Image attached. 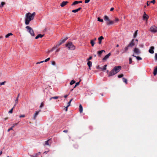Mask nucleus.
Wrapping results in <instances>:
<instances>
[{
    "instance_id": "13",
    "label": "nucleus",
    "mask_w": 157,
    "mask_h": 157,
    "mask_svg": "<svg viewBox=\"0 0 157 157\" xmlns=\"http://www.w3.org/2000/svg\"><path fill=\"white\" fill-rule=\"evenodd\" d=\"M104 20L106 22H109L110 20L109 18V17L107 16H105L104 17Z\"/></svg>"
},
{
    "instance_id": "60",
    "label": "nucleus",
    "mask_w": 157,
    "mask_h": 157,
    "mask_svg": "<svg viewBox=\"0 0 157 157\" xmlns=\"http://www.w3.org/2000/svg\"><path fill=\"white\" fill-rule=\"evenodd\" d=\"M79 84V82H77L76 83V85L77 86V85H78Z\"/></svg>"
},
{
    "instance_id": "29",
    "label": "nucleus",
    "mask_w": 157,
    "mask_h": 157,
    "mask_svg": "<svg viewBox=\"0 0 157 157\" xmlns=\"http://www.w3.org/2000/svg\"><path fill=\"white\" fill-rule=\"evenodd\" d=\"M105 52V51L103 50H102L99 51L98 52V55H100L102 53V52Z\"/></svg>"
},
{
    "instance_id": "12",
    "label": "nucleus",
    "mask_w": 157,
    "mask_h": 157,
    "mask_svg": "<svg viewBox=\"0 0 157 157\" xmlns=\"http://www.w3.org/2000/svg\"><path fill=\"white\" fill-rule=\"evenodd\" d=\"M104 39V37L103 36H101L98 38V43L99 44H100L101 43V40H102Z\"/></svg>"
},
{
    "instance_id": "36",
    "label": "nucleus",
    "mask_w": 157,
    "mask_h": 157,
    "mask_svg": "<svg viewBox=\"0 0 157 157\" xmlns=\"http://www.w3.org/2000/svg\"><path fill=\"white\" fill-rule=\"evenodd\" d=\"M106 67H107V65H105L104 66L103 68V70L105 71V70L106 69Z\"/></svg>"
},
{
    "instance_id": "28",
    "label": "nucleus",
    "mask_w": 157,
    "mask_h": 157,
    "mask_svg": "<svg viewBox=\"0 0 157 157\" xmlns=\"http://www.w3.org/2000/svg\"><path fill=\"white\" fill-rule=\"evenodd\" d=\"M122 79L124 82H125L126 84L127 83V81L126 78H122Z\"/></svg>"
},
{
    "instance_id": "40",
    "label": "nucleus",
    "mask_w": 157,
    "mask_h": 157,
    "mask_svg": "<svg viewBox=\"0 0 157 157\" xmlns=\"http://www.w3.org/2000/svg\"><path fill=\"white\" fill-rule=\"evenodd\" d=\"M132 59L131 58H129V63L131 64L132 63Z\"/></svg>"
},
{
    "instance_id": "16",
    "label": "nucleus",
    "mask_w": 157,
    "mask_h": 157,
    "mask_svg": "<svg viewBox=\"0 0 157 157\" xmlns=\"http://www.w3.org/2000/svg\"><path fill=\"white\" fill-rule=\"evenodd\" d=\"M82 8L81 7H79V8L77 9L73 10L72 11V12L73 13H76L80 10Z\"/></svg>"
},
{
    "instance_id": "38",
    "label": "nucleus",
    "mask_w": 157,
    "mask_h": 157,
    "mask_svg": "<svg viewBox=\"0 0 157 157\" xmlns=\"http://www.w3.org/2000/svg\"><path fill=\"white\" fill-rule=\"evenodd\" d=\"M44 104L43 102H42L41 103L40 105V108H41L42 107H43L44 106Z\"/></svg>"
},
{
    "instance_id": "4",
    "label": "nucleus",
    "mask_w": 157,
    "mask_h": 157,
    "mask_svg": "<svg viewBox=\"0 0 157 157\" xmlns=\"http://www.w3.org/2000/svg\"><path fill=\"white\" fill-rule=\"evenodd\" d=\"M25 28L27 29V31L30 33L32 36H35V34L32 28L28 26H26Z\"/></svg>"
},
{
    "instance_id": "8",
    "label": "nucleus",
    "mask_w": 157,
    "mask_h": 157,
    "mask_svg": "<svg viewBox=\"0 0 157 157\" xmlns=\"http://www.w3.org/2000/svg\"><path fill=\"white\" fill-rule=\"evenodd\" d=\"M111 55V54L110 52L108 54L106 55L103 59V60L104 61L106 60Z\"/></svg>"
},
{
    "instance_id": "52",
    "label": "nucleus",
    "mask_w": 157,
    "mask_h": 157,
    "mask_svg": "<svg viewBox=\"0 0 157 157\" xmlns=\"http://www.w3.org/2000/svg\"><path fill=\"white\" fill-rule=\"evenodd\" d=\"M92 59V57L90 56L89 57V58L87 59V60L89 61L91 59Z\"/></svg>"
},
{
    "instance_id": "10",
    "label": "nucleus",
    "mask_w": 157,
    "mask_h": 157,
    "mask_svg": "<svg viewBox=\"0 0 157 157\" xmlns=\"http://www.w3.org/2000/svg\"><path fill=\"white\" fill-rule=\"evenodd\" d=\"M67 1H63L60 3V6L62 7H63L66 5L68 3Z\"/></svg>"
},
{
    "instance_id": "53",
    "label": "nucleus",
    "mask_w": 157,
    "mask_h": 157,
    "mask_svg": "<svg viewBox=\"0 0 157 157\" xmlns=\"http://www.w3.org/2000/svg\"><path fill=\"white\" fill-rule=\"evenodd\" d=\"M70 104H71V103H70V102H69L68 103L67 107H69L70 105Z\"/></svg>"
},
{
    "instance_id": "51",
    "label": "nucleus",
    "mask_w": 157,
    "mask_h": 157,
    "mask_svg": "<svg viewBox=\"0 0 157 157\" xmlns=\"http://www.w3.org/2000/svg\"><path fill=\"white\" fill-rule=\"evenodd\" d=\"M25 117V115H21L20 116H19V117L21 118V117Z\"/></svg>"
},
{
    "instance_id": "18",
    "label": "nucleus",
    "mask_w": 157,
    "mask_h": 157,
    "mask_svg": "<svg viewBox=\"0 0 157 157\" xmlns=\"http://www.w3.org/2000/svg\"><path fill=\"white\" fill-rule=\"evenodd\" d=\"M129 47H128V45L127 47H125V48H124V49L123 50V51L122 53H123L126 52H127V51L128 50V49Z\"/></svg>"
},
{
    "instance_id": "56",
    "label": "nucleus",
    "mask_w": 157,
    "mask_h": 157,
    "mask_svg": "<svg viewBox=\"0 0 157 157\" xmlns=\"http://www.w3.org/2000/svg\"><path fill=\"white\" fill-rule=\"evenodd\" d=\"M116 52H117V54H119V50H117Z\"/></svg>"
},
{
    "instance_id": "39",
    "label": "nucleus",
    "mask_w": 157,
    "mask_h": 157,
    "mask_svg": "<svg viewBox=\"0 0 157 157\" xmlns=\"http://www.w3.org/2000/svg\"><path fill=\"white\" fill-rule=\"evenodd\" d=\"M123 75H123V74H121V75H118V78H121V77H123Z\"/></svg>"
},
{
    "instance_id": "49",
    "label": "nucleus",
    "mask_w": 157,
    "mask_h": 157,
    "mask_svg": "<svg viewBox=\"0 0 157 157\" xmlns=\"http://www.w3.org/2000/svg\"><path fill=\"white\" fill-rule=\"evenodd\" d=\"M155 2V0H153L152 1L150 2V3H153L154 4Z\"/></svg>"
},
{
    "instance_id": "7",
    "label": "nucleus",
    "mask_w": 157,
    "mask_h": 157,
    "mask_svg": "<svg viewBox=\"0 0 157 157\" xmlns=\"http://www.w3.org/2000/svg\"><path fill=\"white\" fill-rule=\"evenodd\" d=\"M135 40L132 39L131 42L128 44V47H132L135 45V44L134 43Z\"/></svg>"
},
{
    "instance_id": "63",
    "label": "nucleus",
    "mask_w": 157,
    "mask_h": 157,
    "mask_svg": "<svg viewBox=\"0 0 157 157\" xmlns=\"http://www.w3.org/2000/svg\"><path fill=\"white\" fill-rule=\"evenodd\" d=\"M78 4L79 3H81L82 2V1H78Z\"/></svg>"
},
{
    "instance_id": "62",
    "label": "nucleus",
    "mask_w": 157,
    "mask_h": 157,
    "mask_svg": "<svg viewBox=\"0 0 157 157\" xmlns=\"http://www.w3.org/2000/svg\"><path fill=\"white\" fill-rule=\"evenodd\" d=\"M59 49H57L56 50V52H59Z\"/></svg>"
},
{
    "instance_id": "43",
    "label": "nucleus",
    "mask_w": 157,
    "mask_h": 157,
    "mask_svg": "<svg viewBox=\"0 0 157 157\" xmlns=\"http://www.w3.org/2000/svg\"><path fill=\"white\" fill-rule=\"evenodd\" d=\"M67 39V38H65L64 39H63V40H62V42L63 43H64V42H65Z\"/></svg>"
},
{
    "instance_id": "57",
    "label": "nucleus",
    "mask_w": 157,
    "mask_h": 157,
    "mask_svg": "<svg viewBox=\"0 0 157 157\" xmlns=\"http://www.w3.org/2000/svg\"><path fill=\"white\" fill-rule=\"evenodd\" d=\"M114 9V8H113L112 7L110 9V11H112Z\"/></svg>"
},
{
    "instance_id": "11",
    "label": "nucleus",
    "mask_w": 157,
    "mask_h": 157,
    "mask_svg": "<svg viewBox=\"0 0 157 157\" xmlns=\"http://www.w3.org/2000/svg\"><path fill=\"white\" fill-rule=\"evenodd\" d=\"M40 111H41V110H40L39 111H36V113H35V114H34V115L33 116L34 119L35 120L36 119L37 116L39 112H40Z\"/></svg>"
},
{
    "instance_id": "37",
    "label": "nucleus",
    "mask_w": 157,
    "mask_h": 157,
    "mask_svg": "<svg viewBox=\"0 0 157 157\" xmlns=\"http://www.w3.org/2000/svg\"><path fill=\"white\" fill-rule=\"evenodd\" d=\"M155 61H157V53H156L155 54Z\"/></svg>"
},
{
    "instance_id": "21",
    "label": "nucleus",
    "mask_w": 157,
    "mask_h": 157,
    "mask_svg": "<svg viewBox=\"0 0 157 157\" xmlns=\"http://www.w3.org/2000/svg\"><path fill=\"white\" fill-rule=\"evenodd\" d=\"M13 34L12 33H9L5 36V37L6 38H8L10 36H12Z\"/></svg>"
},
{
    "instance_id": "41",
    "label": "nucleus",
    "mask_w": 157,
    "mask_h": 157,
    "mask_svg": "<svg viewBox=\"0 0 157 157\" xmlns=\"http://www.w3.org/2000/svg\"><path fill=\"white\" fill-rule=\"evenodd\" d=\"M50 59V58H47V59H45L44 60V62H47V61H48Z\"/></svg>"
},
{
    "instance_id": "59",
    "label": "nucleus",
    "mask_w": 157,
    "mask_h": 157,
    "mask_svg": "<svg viewBox=\"0 0 157 157\" xmlns=\"http://www.w3.org/2000/svg\"><path fill=\"white\" fill-rule=\"evenodd\" d=\"M68 96V95H66L64 96V97L65 98H66Z\"/></svg>"
},
{
    "instance_id": "5",
    "label": "nucleus",
    "mask_w": 157,
    "mask_h": 157,
    "mask_svg": "<svg viewBox=\"0 0 157 157\" xmlns=\"http://www.w3.org/2000/svg\"><path fill=\"white\" fill-rule=\"evenodd\" d=\"M150 31L152 33L157 32V27L155 25H153L150 28Z\"/></svg>"
},
{
    "instance_id": "3",
    "label": "nucleus",
    "mask_w": 157,
    "mask_h": 157,
    "mask_svg": "<svg viewBox=\"0 0 157 157\" xmlns=\"http://www.w3.org/2000/svg\"><path fill=\"white\" fill-rule=\"evenodd\" d=\"M66 46L67 47L68 49L69 50H73L75 49V47L73 44L72 42H69L66 44Z\"/></svg>"
},
{
    "instance_id": "55",
    "label": "nucleus",
    "mask_w": 157,
    "mask_h": 157,
    "mask_svg": "<svg viewBox=\"0 0 157 157\" xmlns=\"http://www.w3.org/2000/svg\"><path fill=\"white\" fill-rule=\"evenodd\" d=\"M63 132H64L67 133L68 132V130H64L63 131Z\"/></svg>"
},
{
    "instance_id": "42",
    "label": "nucleus",
    "mask_w": 157,
    "mask_h": 157,
    "mask_svg": "<svg viewBox=\"0 0 157 157\" xmlns=\"http://www.w3.org/2000/svg\"><path fill=\"white\" fill-rule=\"evenodd\" d=\"M51 63H52V64L53 66H55L56 64V63H55V62L54 61H52L51 62Z\"/></svg>"
},
{
    "instance_id": "35",
    "label": "nucleus",
    "mask_w": 157,
    "mask_h": 157,
    "mask_svg": "<svg viewBox=\"0 0 157 157\" xmlns=\"http://www.w3.org/2000/svg\"><path fill=\"white\" fill-rule=\"evenodd\" d=\"M98 21H100V22H103V20L102 19H100L99 17H98Z\"/></svg>"
},
{
    "instance_id": "19",
    "label": "nucleus",
    "mask_w": 157,
    "mask_h": 157,
    "mask_svg": "<svg viewBox=\"0 0 157 157\" xmlns=\"http://www.w3.org/2000/svg\"><path fill=\"white\" fill-rule=\"evenodd\" d=\"M79 112L80 113H82L83 111V108L82 107L81 104H80L79 106Z\"/></svg>"
},
{
    "instance_id": "48",
    "label": "nucleus",
    "mask_w": 157,
    "mask_h": 157,
    "mask_svg": "<svg viewBox=\"0 0 157 157\" xmlns=\"http://www.w3.org/2000/svg\"><path fill=\"white\" fill-rule=\"evenodd\" d=\"M5 82H0V86L4 85L5 83Z\"/></svg>"
},
{
    "instance_id": "26",
    "label": "nucleus",
    "mask_w": 157,
    "mask_h": 157,
    "mask_svg": "<svg viewBox=\"0 0 157 157\" xmlns=\"http://www.w3.org/2000/svg\"><path fill=\"white\" fill-rule=\"evenodd\" d=\"M78 4V2L77 1H75L74 2L71 4L72 6H74Z\"/></svg>"
},
{
    "instance_id": "33",
    "label": "nucleus",
    "mask_w": 157,
    "mask_h": 157,
    "mask_svg": "<svg viewBox=\"0 0 157 157\" xmlns=\"http://www.w3.org/2000/svg\"><path fill=\"white\" fill-rule=\"evenodd\" d=\"M50 140V139L48 140H47V141H46L45 142V145H49V141Z\"/></svg>"
},
{
    "instance_id": "25",
    "label": "nucleus",
    "mask_w": 157,
    "mask_h": 157,
    "mask_svg": "<svg viewBox=\"0 0 157 157\" xmlns=\"http://www.w3.org/2000/svg\"><path fill=\"white\" fill-rule=\"evenodd\" d=\"M137 32H138V30H136L134 34V35H133L134 38H135L137 36Z\"/></svg>"
},
{
    "instance_id": "6",
    "label": "nucleus",
    "mask_w": 157,
    "mask_h": 157,
    "mask_svg": "<svg viewBox=\"0 0 157 157\" xmlns=\"http://www.w3.org/2000/svg\"><path fill=\"white\" fill-rule=\"evenodd\" d=\"M134 52L136 55H138L140 53V50L137 48H135L133 50Z\"/></svg>"
},
{
    "instance_id": "22",
    "label": "nucleus",
    "mask_w": 157,
    "mask_h": 157,
    "mask_svg": "<svg viewBox=\"0 0 157 157\" xmlns=\"http://www.w3.org/2000/svg\"><path fill=\"white\" fill-rule=\"evenodd\" d=\"M132 56H134V57H136V59L138 60H141L142 59V58H141L140 57H139V56H134V54H133L132 55Z\"/></svg>"
},
{
    "instance_id": "2",
    "label": "nucleus",
    "mask_w": 157,
    "mask_h": 157,
    "mask_svg": "<svg viewBox=\"0 0 157 157\" xmlns=\"http://www.w3.org/2000/svg\"><path fill=\"white\" fill-rule=\"evenodd\" d=\"M121 66H117L115 67L109 73V76H113L118 72L121 70Z\"/></svg>"
},
{
    "instance_id": "32",
    "label": "nucleus",
    "mask_w": 157,
    "mask_h": 157,
    "mask_svg": "<svg viewBox=\"0 0 157 157\" xmlns=\"http://www.w3.org/2000/svg\"><path fill=\"white\" fill-rule=\"evenodd\" d=\"M14 107H15L13 106V107L12 108V109H10V110L9 111V112H8L9 113H12L13 112V108H14Z\"/></svg>"
},
{
    "instance_id": "15",
    "label": "nucleus",
    "mask_w": 157,
    "mask_h": 157,
    "mask_svg": "<svg viewBox=\"0 0 157 157\" xmlns=\"http://www.w3.org/2000/svg\"><path fill=\"white\" fill-rule=\"evenodd\" d=\"M114 21H112L110 20L109 22H107L106 24L107 25H110L114 24Z\"/></svg>"
},
{
    "instance_id": "14",
    "label": "nucleus",
    "mask_w": 157,
    "mask_h": 157,
    "mask_svg": "<svg viewBox=\"0 0 157 157\" xmlns=\"http://www.w3.org/2000/svg\"><path fill=\"white\" fill-rule=\"evenodd\" d=\"M143 17L144 19H146L147 20L148 18V16L146 13L145 12H144L143 15Z\"/></svg>"
},
{
    "instance_id": "34",
    "label": "nucleus",
    "mask_w": 157,
    "mask_h": 157,
    "mask_svg": "<svg viewBox=\"0 0 157 157\" xmlns=\"http://www.w3.org/2000/svg\"><path fill=\"white\" fill-rule=\"evenodd\" d=\"M157 70L155 69L154 70V73H153L154 75H155L157 74Z\"/></svg>"
},
{
    "instance_id": "31",
    "label": "nucleus",
    "mask_w": 157,
    "mask_h": 157,
    "mask_svg": "<svg viewBox=\"0 0 157 157\" xmlns=\"http://www.w3.org/2000/svg\"><path fill=\"white\" fill-rule=\"evenodd\" d=\"M40 154V152L36 153V154H35V155L33 157H37V156H39Z\"/></svg>"
},
{
    "instance_id": "61",
    "label": "nucleus",
    "mask_w": 157,
    "mask_h": 157,
    "mask_svg": "<svg viewBox=\"0 0 157 157\" xmlns=\"http://www.w3.org/2000/svg\"><path fill=\"white\" fill-rule=\"evenodd\" d=\"M68 107H67V106L66 107V111H67V108Z\"/></svg>"
},
{
    "instance_id": "17",
    "label": "nucleus",
    "mask_w": 157,
    "mask_h": 157,
    "mask_svg": "<svg viewBox=\"0 0 157 157\" xmlns=\"http://www.w3.org/2000/svg\"><path fill=\"white\" fill-rule=\"evenodd\" d=\"M44 36V35L39 34L38 35L35 37L36 39H37L39 38H42Z\"/></svg>"
},
{
    "instance_id": "54",
    "label": "nucleus",
    "mask_w": 157,
    "mask_h": 157,
    "mask_svg": "<svg viewBox=\"0 0 157 157\" xmlns=\"http://www.w3.org/2000/svg\"><path fill=\"white\" fill-rule=\"evenodd\" d=\"M63 43L61 41V42H60V43H59V44H58V46H59V45H61Z\"/></svg>"
},
{
    "instance_id": "58",
    "label": "nucleus",
    "mask_w": 157,
    "mask_h": 157,
    "mask_svg": "<svg viewBox=\"0 0 157 157\" xmlns=\"http://www.w3.org/2000/svg\"><path fill=\"white\" fill-rule=\"evenodd\" d=\"M149 3H150V2L148 1H147V6H149Z\"/></svg>"
},
{
    "instance_id": "44",
    "label": "nucleus",
    "mask_w": 157,
    "mask_h": 157,
    "mask_svg": "<svg viewBox=\"0 0 157 157\" xmlns=\"http://www.w3.org/2000/svg\"><path fill=\"white\" fill-rule=\"evenodd\" d=\"M119 21V19L117 18H115V21H114L115 22H117Z\"/></svg>"
},
{
    "instance_id": "24",
    "label": "nucleus",
    "mask_w": 157,
    "mask_h": 157,
    "mask_svg": "<svg viewBox=\"0 0 157 157\" xmlns=\"http://www.w3.org/2000/svg\"><path fill=\"white\" fill-rule=\"evenodd\" d=\"M91 46L93 47L94 46V44H95L94 41V40H90V42Z\"/></svg>"
},
{
    "instance_id": "50",
    "label": "nucleus",
    "mask_w": 157,
    "mask_h": 157,
    "mask_svg": "<svg viewBox=\"0 0 157 157\" xmlns=\"http://www.w3.org/2000/svg\"><path fill=\"white\" fill-rule=\"evenodd\" d=\"M52 98H53V99H56L58 98V96H55V97H52Z\"/></svg>"
},
{
    "instance_id": "45",
    "label": "nucleus",
    "mask_w": 157,
    "mask_h": 157,
    "mask_svg": "<svg viewBox=\"0 0 157 157\" xmlns=\"http://www.w3.org/2000/svg\"><path fill=\"white\" fill-rule=\"evenodd\" d=\"M55 48V47H53L49 51V52H51L53 51Z\"/></svg>"
},
{
    "instance_id": "23",
    "label": "nucleus",
    "mask_w": 157,
    "mask_h": 157,
    "mask_svg": "<svg viewBox=\"0 0 157 157\" xmlns=\"http://www.w3.org/2000/svg\"><path fill=\"white\" fill-rule=\"evenodd\" d=\"M18 99L17 98H16V99L15 101V104L14 105V107H15L16 106V105L18 103Z\"/></svg>"
},
{
    "instance_id": "47",
    "label": "nucleus",
    "mask_w": 157,
    "mask_h": 157,
    "mask_svg": "<svg viewBox=\"0 0 157 157\" xmlns=\"http://www.w3.org/2000/svg\"><path fill=\"white\" fill-rule=\"evenodd\" d=\"M11 130H13V127H11L8 130V131L9 132Z\"/></svg>"
},
{
    "instance_id": "46",
    "label": "nucleus",
    "mask_w": 157,
    "mask_h": 157,
    "mask_svg": "<svg viewBox=\"0 0 157 157\" xmlns=\"http://www.w3.org/2000/svg\"><path fill=\"white\" fill-rule=\"evenodd\" d=\"M90 0H85V3H88L90 1Z\"/></svg>"
},
{
    "instance_id": "27",
    "label": "nucleus",
    "mask_w": 157,
    "mask_h": 157,
    "mask_svg": "<svg viewBox=\"0 0 157 157\" xmlns=\"http://www.w3.org/2000/svg\"><path fill=\"white\" fill-rule=\"evenodd\" d=\"M75 83V81L74 80H71V81L70 82V85H71L74 84V83Z\"/></svg>"
},
{
    "instance_id": "9",
    "label": "nucleus",
    "mask_w": 157,
    "mask_h": 157,
    "mask_svg": "<svg viewBox=\"0 0 157 157\" xmlns=\"http://www.w3.org/2000/svg\"><path fill=\"white\" fill-rule=\"evenodd\" d=\"M154 47L153 46H151L150 47V48L149 50V52L151 54H153L154 53Z\"/></svg>"
},
{
    "instance_id": "64",
    "label": "nucleus",
    "mask_w": 157,
    "mask_h": 157,
    "mask_svg": "<svg viewBox=\"0 0 157 157\" xmlns=\"http://www.w3.org/2000/svg\"><path fill=\"white\" fill-rule=\"evenodd\" d=\"M19 95H20V94H18L17 95V98L18 99V98L19 97Z\"/></svg>"
},
{
    "instance_id": "20",
    "label": "nucleus",
    "mask_w": 157,
    "mask_h": 157,
    "mask_svg": "<svg viewBox=\"0 0 157 157\" xmlns=\"http://www.w3.org/2000/svg\"><path fill=\"white\" fill-rule=\"evenodd\" d=\"M92 63L90 61H88L87 62V65L89 67L90 69L92 66Z\"/></svg>"
},
{
    "instance_id": "1",
    "label": "nucleus",
    "mask_w": 157,
    "mask_h": 157,
    "mask_svg": "<svg viewBox=\"0 0 157 157\" xmlns=\"http://www.w3.org/2000/svg\"><path fill=\"white\" fill-rule=\"evenodd\" d=\"M35 15L34 12L32 13H28L26 14L25 17V23L26 25L29 24L30 22L33 19Z\"/></svg>"
},
{
    "instance_id": "30",
    "label": "nucleus",
    "mask_w": 157,
    "mask_h": 157,
    "mask_svg": "<svg viewBox=\"0 0 157 157\" xmlns=\"http://www.w3.org/2000/svg\"><path fill=\"white\" fill-rule=\"evenodd\" d=\"M5 3L4 2H2L1 3V5H0V7L1 8H2L3 7L4 5H5Z\"/></svg>"
}]
</instances>
